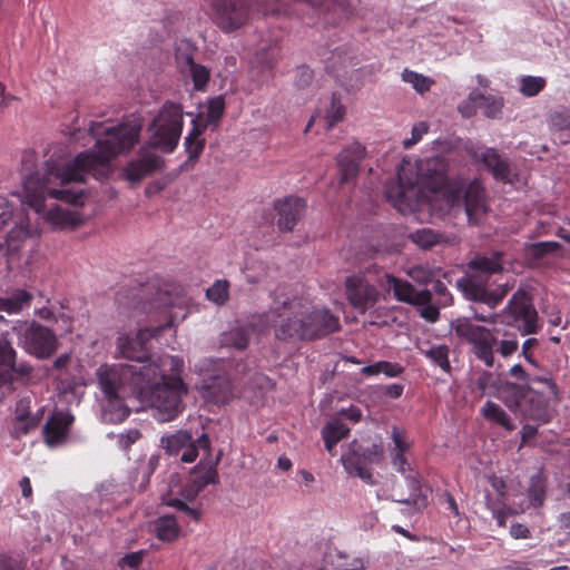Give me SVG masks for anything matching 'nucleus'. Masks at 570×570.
Masks as SVG:
<instances>
[{"instance_id":"nucleus-1","label":"nucleus","mask_w":570,"mask_h":570,"mask_svg":"<svg viewBox=\"0 0 570 570\" xmlns=\"http://www.w3.org/2000/svg\"><path fill=\"white\" fill-rule=\"evenodd\" d=\"M141 128L138 119H130L120 124L91 122L88 131H69L68 135L76 141L88 137L95 139L94 149L78 154L72 160L60 151H53L40 169L36 168V154L24 153L21 158L22 204L52 227L63 229L80 225L82 218L78 212L48 204V200L77 204L83 191L73 184L82 183L88 174L97 178L105 176L108 164L138 142Z\"/></svg>"},{"instance_id":"nucleus-2","label":"nucleus","mask_w":570,"mask_h":570,"mask_svg":"<svg viewBox=\"0 0 570 570\" xmlns=\"http://www.w3.org/2000/svg\"><path fill=\"white\" fill-rule=\"evenodd\" d=\"M183 370L184 360L168 354L142 365L101 364L96 375L104 394L102 420L122 422L129 414L126 401L130 397L154 409L158 421L176 419L183 412V399L188 393Z\"/></svg>"},{"instance_id":"nucleus-3","label":"nucleus","mask_w":570,"mask_h":570,"mask_svg":"<svg viewBox=\"0 0 570 570\" xmlns=\"http://www.w3.org/2000/svg\"><path fill=\"white\" fill-rule=\"evenodd\" d=\"M430 171L429 161L403 160L397 170V181L386 185L385 194L392 205L407 214L428 204L438 215L461 209L469 222L478 224L487 213L484 188L478 181L464 185L461 180H449L442 171Z\"/></svg>"},{"instance_id":"nucleus-4","label":"nucleus","mask_w":570,"mask_h":570,"mask_svg":"<svg viewBox=\"0 0 570 570\" xmlns=\"http://www.w3.org/2000/svg\"><path fill=\"white\" fill-rule=\"evenodd\" d=\"M278 340H314L338 330V318L303 298L277 296L271 307Z\"/></svg>"},{"instance_id":"nucleus-5","label":"nucleus","mask_w":570,"mask_h":570,"mask_svg":"<svg viewBox=\"0 0 570 570\" xmlns=\"http://www.w3.org/2000/svg\"><path fill=\"white\" fill-rule=\"evenodd\" d=\"M186 305L187 301L185 297L176 296L173 298L168 292H159L157 297L139 304L138 308L150 316L164 314L165 323L157 327L141 328L134 336L128 333H119L116 340L117 355L135 361V365L148 364L161 357L163 355H148L147 342L157 336L166 327L173 326L176 320H184L186 313L183 311Z\"/></svg>"},{"instance_id":"nucleus-6","label":"nucleus","mask_w":570,"mask_h":570,"mask_svg":"<svg viewBox=\"0 0 570 570\" xmlns=\"http://www.w3.org/2000/svg\"><path fill=\"white\" fill-rule=\"evenodd\" d=\"M557 385L550 379H533L530 386L513 383L502 384L498 396L505 405L524 417L547 423L551 417L549 399L556 396Z\"/></svg>"},{"instance_id":"nucleus-7","label":"nucleus","mask_w":570,"mask_h":570,"mask_svg":"<svg viewBox=\"0 0 570 570\" xmlns=\"http://www.w3.org/2000/svg\"><path fill=\"white\" fill-rule=\"evenodd\" d=\"M472 271L466 276L456 281V287L465 298L480 302L491 308L497 307L512 288L508 283L491 289L488 285V276L502 271L501 254L495 253L491 257L476 256L469 263Z\"/></svg>"},{"instance_id":"nucleus-8","label":"nucleus","mask_w":570,"mask_h":570,"mask_svg":"<svg viewBox=\"0 0 570 570\" xmlns=\"http://www.w3.org/2000/svg\"><path fill=\"white\" fill-rule=\"evenodd\" d=\"M217 480L216 471L213 468L196 466L188 480L183 483L178 474H171L168 479L167 492L163 495L165 504L187 511L195 520L198 512L188 508L186 502L194 500L200 490Z\"/></svg>"},{"instance_id":"nucleus-9","label":"nucleus","mask_w":570,"mask_h":570,"mask_svg":"<svg viewBox=\"0 0 570 570\" xmlns=\"http://www.w3.org/2000/svg\"><path fill=\"white\" fill-rule=\"evenodd\" d=\"M479 322L495 324L498 322L517 327L521 335L534 334L539 331L538 313L524 291H518L500 312L489 316L474 314Z\"/></svg>"},{"instance_id":"nucleus-10","label":"nucleus","mask_w":570,"mask_h":570,"mask_svg":"<svg viewBox=\"0 0 570 570\" xmlns=\"http://www.w3.org/2000/svg\"><path fill=\"white\" fill-rule=\"evenodd\" d=\"M193 371L199 377L196 389L208 402L226 404L233 399V386L220 361L199 360L194 364Z\"/></svg>"},{"instance_id":"nucleus-11","label":"nucleus","mask_w":570,"mask_h":570,"mask_svg":"<svg viewBox=\"0 0 570 570\" xmlns=\"http://www.w3.org/2000/svg\"><path fill=\"white\" fill-rule=\"evenodd\" d=\"M183 125L181 106L167 101L148 128L149 144L166 153H171L179 141Z\"/></svg>"},{"instance_id":"nucleus-12","label":"nucleus","mask_w":570,"mask_h":570,"mask_svg":"<svg viewBox=\"0 0 570 570\" xmlns=\"http://www.w3.org/2000/svg\"><path fill=\"white\" fill-rule=\"evenodd\" d=\"M451 331L456 337L471 346L472 353L488 367L494 365V351L498 338L492 330L474 324L466 317H459L451 322Z\"/></svg>"},{"instance_id":"nucleus-13","label":"nucleus","mask_w":570,"mask_h":570,"mask_svg":"<svg viewBox=\"0 0 570 570\" xmlns=\"http://www.w3.org/2000/svg\"><path fill=\"white\" fill-rule=\"evenodd\" d=\"M225 100L222 96L214 97L200 104L196 115L188 112L193 116L191 129L185 138L186 150L190 158L197 157L204 149V139L202 135L207 126L216 125L224 114Z\"/></svg>"},{"instance_id":"nucleus-14","label":"nucleus","mask_w":570,"mask_h":570,"mask_svg":"<svg viewBox=\"0 0 570 570\" xmlns=\"http://www.w3.org/2000/svg\"><path fill=\"white\" fill-rule=\"evenodd\" d=\"M210 17L223 32L230 33L246 26L254 11L245 0H210Z\"/></svg>"},{"instance_id":"nucleus-15","label":"nucleus","mask_w":570,"mask_h":570,"mask_svg":"<svg viewBox=\"0 0 570 570\" xmlns=\"http://www.w3.org/2000/svg\"><path fill=\"white\" fill-rule=\"evenodd\" d=\"M23 348L37 357H48L57 348V337L47 327L22 323L13 327Z\"/></svg>"},{"instance_id":"nucleus-16","label":"nucleus","mask_w":570,"mask_h":570,"mask_svg":"<svg viewBox=\"0 0 570 570\" xmlns=\"http://www.w3.org/2000/svg\"><path fill=\"white\" fill-rule=\"evenodd\" d=\"M194 48L189 41L181 40L177 42L175 49V59L177 68L184 79H190L194 89L203 91L208 83L210 71L203 65L194 61Z\"/></svg>"},{"instance_id":"nucleus-17","label":"nucleus","mask_w":570,"mask_h":570,"mask_svg":"<svg viewBox=\"0 0 570 570\" xmlns=\"http://www.w3.org/2000/svg\"><path fill=\"white\" fill-rule=\"evenodd\" d=\"M345 293L352 306L364 313L380 298V292L365 275H352L345 281Z\"/></svg>"},{"instance_id":"nucleus-18","label":"nucleus","mask_w":570,"mask_h":570,"mask_svg":"<svg viewBox=\"0 0 570 570\" xmlns=\"http://www.w3.org/2000/svg\"><path fill=\"white\" fill-rule=\"evenodd\" d=\"M376 282L384 291H393L394 297L400 302L411 305H426L431 302L430 291H416L409 282L401 281L390 274L380 276Z\"/></svg>"},{"instance_id":"nucleus-19","label":"nucleus","mask_w":570,"mask_h":570,"mask_svg":"<svg viewBox=\"0 0 570 570\" xmlns=\"http://www.w3.org/2000/svg\"><path fill=\"white\" fill-rule=\"evenodd\" d=\"M38 234V228L31 227L28 218L21 217L6 237L4 246L0 245V250L3 255L11 257L18 254L28 242H33Z\"/></svg>"},{"instance_id":"nucleus-20","label":"nucleus","mask_w":570,"mask_h":570,"mask_svg":"<svg viewBox=\"0 0 570 570\" xmlns=\"http://www.w3.org/2000/svg\"><path fill=\"white\" fill-rule=\"evenodd\" d=\"M490 484L493 493H487L485 505L497 520L498 525L505 527L507 518L514 513L505 503V483L498 476H491Z\"/></svg>"},{"instance_id":"nucleus-21","label":"nucleus","mask_w":570,"mask_h":570,"mask_svg":"<svg viewBox=\"0 0 570 570\" xmlns=\"http://www.w3.org/2000/svg\"><path fill=\"white\" fill-rule=\"evenodd\" d=\"M274 207L278 214L277 224L281 230L291 232L303 217L306 204L298 197H286L275 202Z\"/></svg>"},{"instance_id":"nucleus-22","label":"nucleus","mask_w":570,"mask_h":570,"mask_svg":"<svg viewBox=\"0 0 570 570\" xmlns=\"http://www.w3.org/2000/svg\"><path fill=\"white\" fill-rule=\"evenodd\" d=\"M73 416L66 412H56L43 429L45 441L50 448L62 445L68 438Z\"/></svg>"},{"instance_id":"nucleus-23","label":"nucleus","mask_w":570,"mask_h":570,"mask_svg":"<svg viewBox=\"0 0 570 570\" xmlns=\"http://www.w3.org/2000/svg\"><path fill=\"white\" fill-rule=\"evenodd\" d=\"M365 148L360 142L350 144L337 156V164L341 171V181L347 183L353 179L357 171L361 160L364 158Z\"/></svg>"},{"instance_id":"nucleus-24","label":"nucleus","mask_w":570,"mask_h":570,"mask_svg":"<svg viewBox=\"0 0 570 570\" xmlns=\"http://www.w3.org/2000/svg\"><path fill=\"white\" fill-rule=\"evenodd\" d=\"M161 159L148 149H141L137 160L129 163L125 169L126 178L130 183H138L147 175L160 167Z\"/></svg>"},{"instance_id":"nucleus-25","label":"nucleus","mask_w":570,"mask_h":570,"mask_svg":"<svg viewBox=\"0 0 570 570\" xmlns=\"http://www.w3.org/2000/svg\"><path fill=\"white\" fill-rule=\"evenodd\" d=\"M473 157L475 160L482 163L489 170H491L497 179L511 181L512 174L510 166L493 148H485L480 151H474Z\"/></svg>"},{"instance_id":"nucleus-26","label":"nucleus","mask_w":570,"mask_h":570,"mask_svg":"<svg viewBox=\"0 0 570 570\" xmlns=\"http://www.w3.org/2000/svg\"><path fill=\"white\" fill-rule=\"evenodd\" d=\"M345 108L338 99L334 96L325 102L324 110H320L316 115L312 116L307 124L308 130L314 124H323L324 129H331L336 122L344 118Z\"/></svg>"},{"instance_id":"nucleus-27","label":"nucleus","mask_w":570,"mask_h":570,"mask_svg":"<svg viewBox=\"0 0 570 570\" xmlns=\"http://www.w3.org/2000/svg\"><path fill=\"white\" fill-rule=\"evenodd\" d=\"M32 302V294L24 289H16L11 294L0 297V311L8 314H17L29 307Z\"/></svg>"},{"instance_id":"nucleus-28","label":"nucleus","mask_w":570,"mask_h":570,"mask_svg":"<svg viewBox=\"0 0 570 570\" xmlns=\"http://www.w3.org/2000/svg\"><path fill=\"white\" fill-rule=\"evenodd\" d=\"M348 432L350 429L340 420L335 419L328 422L322 430L326 450L332 452L336 443L344 439Z\"/></svg>"},{"instance_id":"nucleus-29","label":"nucleus","mask_w":570,"mask_h":570,"mask_svg":"<svg viewBox=\"0 0 570 570\" xmlns=\"http://www.w3.org/2000/svg\"><path fill=\"white\" fill-rule=\"evenodd\" d=\"M154 532L161 541H174L178 538L180 529L171 515H164L154 523Z\"/></svg>"},{"instance_id":"nucleus-30","label":"nucleus","mask_w":570,"mask_h":570,"mask_svg":"<svg viewBox=\"0 0 570 570\" xmlns=\"http://www.w3.org/2000/svg\"><path fill=\"white\" fill-rule=\"evenodd\" d=\"M345 471L350 475H354L366 482L367 484H374L373 474L371 470L365 466L360 459L354 454L343 455L341 459Z\"/></svg>"},{"instance_id":"nucleus-31","label":"nucleus","mask_w":570,"mask_h":570,"mask_svg":"<svg viewBox=\"0 0 570 570\" xmlns=\"http://www.w3.org/2000/svg\"><path fill=\"white\" fill-rule=\"evenodd\" d=\"M481 414L489 421L494 422L508 431L514 429V424L512 423L509 415L505 411L494 402L488 401L481 409Z\"/></svg>"},{"instance_id":"nucleus-32","label":"nucleus","mask_w":570,"mask_h":570,"mask_svg":"<svg viewBox=\"0 0 570 570\" xmlns=\"http://www.w3.org/2000/svg\"><path fill=\"white\" fill-rule=\"evenodd\" d=\"M405 481L410 490V495L407 499H400L399 502L413 504L417 510L426 508L429 502L426 494L422 492L420 480L416 476L406 475Z\"/></svg>"},{"instance_id":"nucleus-33","label":"nucleus","mask_w":570,"mask_h":570,"mask_svg":"<svg viewBox=\"0 0 570 570\" xmlns=\"http://www.w3.org/2000/svg\"><path fill=\"white\" fill-rule=\"evenodd\" d=\"M402 80L412 86V88L420 95L430 91L435 81L431 77L424 76L416 71L404 69L402 72Z\"/></svg>"},{"instance_id":"nucleus-34","label":"nucleus","mask_w":570,"mask_h":570,"mask_svg":"<svg viewBox=\"0 0 570 570\" xmlns=\"http://www.w3.org/2000/svg\"><path fill=\"white\" fill-rule=\"evenodd\" d=\"M191 440L193 436L188 431H178L174 434L163 436L161 445L167 452L176 454L185 449V446H187Z\"/></svg>"},{"instance_id":"nucleus-35","label":"nucleus","mask_w":570,"mask_h":570,"mask_svg":"<svg viewBox=\"0 0 570 570\" xmlns=\"http://www.w3.org/2000/svg\"><path fill=\"white\" fill-rule=\"evenodd\" d=\"M421 353L443 371L450 370L449 347L444 344L433 345L429 348H420Z\"/></svg>"},{"instance_id":"nucleus-36","label":"nucleus","mask_w":570,"mask_h":570,"mask_svg":"<svg viewBox=\"0 0 570 570\" xmlns=\"http://www.w3.org/2000/svg\"><path fill=\"white\" fill-rule=\"evenodd\" d=\"M503 108V99L498 96L483 95L479 91V109L482 110L488 118H495Z\"/></svg>"},{"instance_id":"nucleus-37","label":"nucleus","mask_w":570,"mask_h":570,"mask_svg":"<svg viewBox=\"0 0 570 570\" xmlns=\"http://www.w3.org/2000/svg\"><path fill=\"white\" fill-rule=\"evenodd\" d=\"M410 239L422 248H430L442 240V236L430 228H421L409 235Z\"/></svg>"},{"instance_id":"nucleus-38","label":"nucleus","mask_w":570,"mask_h":570,"mask_svg":"<svg viewBox=\"0 0 570 570\" xmlns=\"http://www.w3.org/2000/svg\"><path fill=\"white\" fill-rule=\"evenodd\" d=\"M248 333L244 328H233L222 335V344L236 350H245L248 344Z\"/></svg>"},{"instance_id":"nucleus-39","label":"nucleus","mask_w":570,"mask_h":570,"mask_svg":"<svg viewBox=\"0 0 570 570\" xmlns=\"http://www.w3.org/2000/svg\"><path fill=\"white\" fill-rule=\"evenodd\" d=\"M274 63H275V55L274 53H267L265 58H261L257 56L255 58V61L253 62L250 73L258 81H263L266 78H268Z\"/></svg>"},{"instance_id":"nucleus-40","label":"nucleus","mask_w":570,"mask_h":570,"mask_svg":"<svg viewBox=\"0 0 570 570\" xmlns=\"http://www.w3.org/2000/svg\"><path fill=\"white\" fill-rule=\"evenodd\" d=\"M548 124L553 130H570V110L566 107L556 108L549 114Z\"/></svg>"},{"instance_id":"nucleus-41","label":"nucleus","mask_w":570,"mask_h":570,"mask_svg":"<svg viewBox=\"0 0 570 570\" xmlns=\"http://www.w3.org/2000/svg\"><path fill=\"white\" fill-rule=\"evenodd\" d=\"M520 92L525 97H534L546 87V79L538 76H523L519 79Z\"/></svg>"},{"instance_id":"nucleus-42","label":"nucleus","mask_w":570,"mask_h":570,"mask_svg":"<svg viewBox=\"0 0 570 570\" xmlns=\"http://www.w3.org/2000/svg\"><path fill=\"white\" fill-rule=\"evenodd\" d=\"M207 298L217 304H224L229 297V283L225 279L216 281L206 291Z\"/></svg>"},{"instance_id":"nucleus-43","label":"nucleus","mask_w":570,"mask_h":570,"mask_svg":"<svg viewBox=\"0 0 570 570\" xmlns=\"http://www.w3.org/2000/svg\"><path fill=\"white\" fill-rule=\"evenodd\" d=\"M560 247L559 243L557 242H539V243H532L528 244L525 246V254L528 257L531 258H541L544 255L549 253H553L558 250Z\"/></svg>"},{"instance_id":"nucleus-44","label":"nucleus","mask_w":570,"mask_h":570,"mask_svg":"<svg viewBox=\"0 0 570 570\" xmlns=\"http://www.w3.org/2000/svg\"><path fill=\"white\" fill-rule=\"evenodd\" d=\"M391 438L394 444L391 453L405 454L410 450L412 443L404 430L394 426L391 431Z\"/></svg>"},{"instance_id":"nucleus-45","label":"nucleus","mask_w":570,"mask_h":570,"mask_svg":"<svg viewBox=\"0 0 570 570\" xmlns=\"http://www.w3.org/2000/svg\"><path fill=\"white\" fill-rule=\"evenodd\" d=\"M208 445H209V441H208L207 435L202 434L196 440V442L191 441L189 444H187V446H185V451L181 454V461L187 462V463L194 462L198 455L197 448L206 449V448H208Z\"/></svg>"},{"instance_id":"nucleus-46","label":"nucleus","mask_w":570,"mask_h":570,"mask_svg":"<svg viewBox=\"0 0 570 570\" xmlns=\"http://www.w3.org/2000/svg\"><path fill=\"white\" fill-rule=\"evenodd\" d=\"M479 109V91L473 90L469 94L468 98L461 101L458 106L459 112L465 117L470 118L476 114Z\"/></svg>"},{"instance_id":"nucleus-47","label":"nucleus","mask_w":570,"mask_h":570,"mask_svg":"<svg viewBox=\"0 0 570 570\" xmlns=\"http://www.w3.org/2000/svg\"><path fill=\"white\" fill-rule=\"evenodd\" d=\"M409 276L417 283L429 284L435 277V271L424 265H416L409 269Z\"/></svg>"},{"instance_id":"nucleus-48","label":"nucleus","mask_w":570,"mask_h":570,"mask_svg":"<svg viewBox=\"0 0 570 570\" xmlns=\"http://www.w3.org/2000/svg\"><path fill=\"white\" fill-rule=\"evenodd\" d=\"M429 131V125L425 121H420L413 125L411 130V138H406L403 140V147L405 149H410L414 145H416L424 135Z\"/></svg>"},{"instance_id":"nucleus-49","label":"nucleus","mask_w":570,"mask_h":570,"mask_svg":"<svg viewBox=\"0 0 570 570\" xmlns=\"http://www.w3.org/2000/svg\"><path fill=\"white\" fill-rule=\"evenodd\" d=\"M16 352L6 336H0V364L10 365L14 360Z\"/></svg>"},{"instance_id":"nucleus-50","label":"nucleus","mask_w":570,"mask_h":570,"mask_svg":"<svg viewBox=\"0 0 570 570\" xmlns=\"http://www.w3.org/2000/svg\"><path fill=\"white\" fill-rule=\"evenodd\" d=\"M434 292L439 296L438 302L440 305L449 306L452 304L453 299H452L451 294L448 292L446 286L439 279L434 284Z\"/></svg>"},{"instance_id":"nucleus-51","label":"nucleus","mask_w":570,"mask_h":570,"mask_svg":"<svg viewBox=\"0 0 570 570\" xmlns=\"http://www.w3.org/2000/svg\"><path fill=\"white\" fill-rule=\"evenodd\" d=\"M141 436L140 432L136 429L129 430L124 434L118 435L119 445L122 449L129 448L132 443L139 440Z\"/></svg>"},{"instance_id":"nucleus-52","label":"nucleus","mask_w":570,"mask_h":570,"mask_svg":"<svg viewBox=\"0 0 570 570\" xmlns=\"http://www.w3.org/2000/svg\"><path fill=\"white\" fill-rule=\"evenodd\" d=\"M518 342L515 340H502L498 341V351L503 357H509L518 350Z\"/></svg>"},{"instance_id":"nucleus-53","label":"nucleus","mask_w":570,"mask_h":570,"mask_svg":"<svg viewBox=\"0 0 570 570\" xmlns=\"http://www.w3.org/2000/svg\"><path fill=\"white\" fill-rule=\"evenodd\" d=\"M379 371L389 377H395L402 373V367L396 363L380 361Z\"/></svg>"},{"instance_id":"nucleus-54","label":"nucleus","mask_w":570,"mask_h":570,"mask_svg":"<svg viewBox=\"0 0 570 570\" xmlns=\"http://www.w3.org/2000/svg\"><path fill=\"white\" fill-rule=\"evenodd\" d=\"M392 465L402 474H405L410 471V464L405 458V454L402 453H391Z\"/></svg>"},{"instance_id":"nucleus-55","label":"nucleus","mask_w":570,"mask_h":570,"mask_svg":"<svg viewBox=\"0 0 570 570\" xmlns=\"http://www.w3.org/2000/svg\"><path fill=\"white\" fill-rule=\"evenodd\" d=\"M142 561V552H132V553H129V554H126L125 557H122L120 559V567L125 568V567H128V568H131V569H135L137 568Z\"/></svg>"},{"instance_id":"nucleus-56","label":"nucleus","mask_w":570,"mask_h":570,"mask_svg":"<svg viewBox=\"0 0 570 570\" xmlns=\"http://www.w3.org/2000/svg\"><path fill=\"white\" fill-rule=\"evenodd\" d=\"M12 218V208L4 197H0V229Z\"/></svg>"},{"instance_id":"nucleus-57","label":"nucleus","mask_w":570,"mask_h":570,"mask_svg":"<svg viewBox=\"0 0 570 570\" xmlns=\"http://www.w3.org/2000/svg\"><path fill=\"white\" fill-rule=\"evenodd\" d=\"M510 534L514 539H528L530 537V530L524 524L512 523Z\"/></svg>"},{"instance_id":"nucleus-58","label":"nucleus","mask_w":570,"mask_h":570,"mask_svg":"<svg viewBox=\"0 0 570 570\" xmlns=\"http://www.w3.org/2000/svg\"><path fill=\"white\" fill-rule=\"evenodd\" d=\"M0 570H22L19 563L12 558L0 554Z\"/></svg>"},{"instance_id":"nucleus-59","label":"nucleus","mask_w":570,"mask_h":570,"mask_svg":"<svg viewBox=\"0 0 570 570\" xmlns=\"http://www.w3.org/2000/svg\"><path fill=\"white\" fill-rule=\"evenodd\" d=\"M340 414L350 419L353 422H358L362 416L361 410L356 406H350L348 409H342L340 411Z\"/></svg>"},{"instance_id":"nucleus-60","label":"nucleus","mask_w":570,"mask_h":570,"mask_svg":"<svg viewBox=\"0 0 570 570\" xmlns=\"http://www.w3.org/2000/svg\"><path fill=\"white\" fill-rule=\"evenodd\" d=\"M537 345H538V340L533 338V337L528 338V340H525L523 342V344H522V354H523V356L525 357V360L528 362H531V363L533 362V358H532V355H531L530 351H531L532 347H534Z\"/></svg>"},{"instance_id":"nucleus-61","label":"nucleus","mask_w":570,"mask_h":570,"mask_svg":"<svg viewBox=\"0 0 570 570\" xmlns=\"http://www.w3.org/2000/svg\"><path fill=\"white\" fill-rule=\"evenodd\" d=\"M423 307L422 309V316L426 318L430 322H435L439 317V311L434 306H431L430 303L426 305H421Z\"/></svg>"},{"instance_id":"nucleus-62","label":"nucleus","mask_w":570,"mask_h":570,"mask_svg":"<svg viewBox=\"0 0 570 570\" xmlns=\"http://www.w3.org/2000/svg\"><path fill=\"white\" fill-rule=\"evenodd\" d=\"M20 488H21V493L24 498H30L31 494H32V487H31V482H30V479L28 476H23L21 480H20Z\"/></svg>"},{"instance_id":"nucleus-63","label":"nucleus","mask_w":570,"mask_h":570,"mask_svg":"<svg viewBox=\"0 0 570 570\" xmlns=\"http://www.w3.org/2000/svg\"><path fill=\"white\" fill-rule=\"evenodd\" d=\"M337 570H365L363 561L361 559L351 560L345 567L338 568Z\"/></svg>"},{"instance_id":"nucleus-64","label":"nucleus","mask_w":570,"mask_h":570,"mask_svg":"<svg viewBox=\"0 0 570 570\" xmlns=\"http://www.w3.org/2000/svg\"><path fill=\"white\" fill-rule=\"evenodd\" d=\"M559 523L561 528L570 531V511L560 514Z\"/></svg>"}]
</instances>
